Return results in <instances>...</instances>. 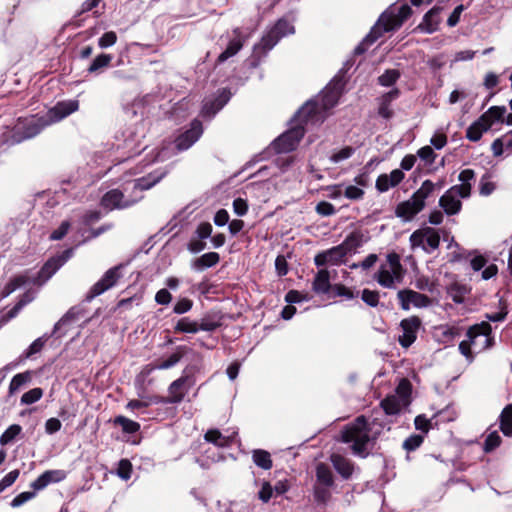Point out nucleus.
Segmentation results:
<instances>
[{"label":"nucleus","instance_id":"nucleus-10","mask_svg":"<svg viewBox=\"0 0 512 512\" xmlns=\"http://www.w3.org/2000/svg\"><path fill=\"white\" fill-rule=\"evenodd\" d=\"M48 126L50 124L44 113L19 118L13 129V140L20 143L31 139Z\"/></svg>","mask_w":512,"mask_h":512},{"label":"nucleus","instance_id":"nucleus-57","mask_svg":"<svg viewBox=\"0 0 512 512\" xmlns=\"http://www.w3.org/2000/svg\"><path fill=\"white\" fill-rule=\"evenodd\" d=\"M461 184L458 186H464L468 189L469 195L471 194V181L475 179V172L472 169H464L459 173L458 176Z\"/></svg>","mask_w":512,"mask_h":512},{"label":"nucleus","instance_id":"nucleus-13","mask_svg":"<svg viewBox=\"0 0 512 512\" xmlns=\"http://www.w3.org/2000/svg\"><path fill=\"white\" fill-rule=\"evenodd\" d=\"M124 268V264H119L114 267L108 269L103 276L94 283L87 294L85 295L84 300L86 302H91L97 296H100L104 292L113 288L118 280L122 277L121 270Z\"/></svg>","mask_w":512,"mask_h":512},{"label":"nucleus","instance_id":"nucleus-42","mask_svg":"<svg viewBox=\"0 0 512 512\" xmlns=\"http://www.w3.org/2000/svg\"><path fill=\"white\" fill-rule=\"evenodd\" d=\"M113 59L110 54H99L90 64L87 71L91 74L100 73L104 68L108 67Z\"/></svg>","mask_w":512,"mask_h":512},{"label":"nucleus","instance_id":"nucleus-30","mask_svg":"<svg viewBox=\"0 0 512 512\" xmlns=\"http://www.w3.org/2000/svg\"><path fill=\"white\" fill-rule=\"evenodd\" d=\"M220 261V255L217 252L205 253L191 262V268L194 271L201 272L205 269L216 266Z\"/></svg>","mask_w":512,"mask_h":512},{"label":"nucleus","instance_id":"nucleus-52","mask_svg":"<svg viewBox=\"0 0 512 512\" xmlns=\"http://www.w3.org/2000/svg\"><path fill=\"white\" fill-rule=\"evenodd\" d=\"M364 189L355 186V185H347L344 187L343 196L349 200L358 201L363 199L364 197Z\"/></svg>","mask_w":512,"mask_h":512},{"label":"nucleus","instance_id":"nucleus-49","mask_svg":"<svg viewBox=\"0 0 512 512\" xmlns=\"http://www.w3.org/2000/svg\"><path fill=\"white\" fill-rule=\"evenodd\" d=\"M175 331L181 333H196L199 331L198 322L192 321L187 317L181 318L175 326Z\"/></svg>","mask_w":512,"mask_h":512},{"label":"nucleus","instance_id":"nucleus-44","mask_svg":"<svg viewBox=\"0 0 512 512\" xmlns=\"http://www.w3.org/2000/svg\"><path fill=\"white\" fill-rule=\"evenodd\" d=\"M116 425L121 426L123 432L127 434H135L140 430V424L125 416H117L114 420Z\"/></svg>","mask_w":512,"mask_h":512},{"label":"nucleus","instance_id":"nucleus-4","mask_svg":"<svg viewBox=\"0 0 512 512\" xmlns=\"http://www.w3.org/2000/svg\"><path fill=\"white\" fill-rule=\"evenodd\" d=\"M344 83L334 77L316 99L308 100L296 112V117L304 116L306 122H323L327 112L338 103Z\"/></svg>","mask_w":512,"mask_h":512},{"label":"nucleus","instance_id":"nucleus-48","mask_svg":"<svg viewBox=\"0 0 512 512\" xmlns=\"http://www.w3.org/2000/svg\"><path fill=\"white\" fill-rule=\"evenodd\" d=\"M400 78V72L396 69H388L378 77V83L383 87L394 85Z\"/></svg>","mask_w":512,"mask_h":512},{"label":"nucleus","instance_id":"nucleus-1","mask_svg":"<svg viewBox=\"0 0 512 512\" xmlns=\"http://www.w3.org/2000/svg\"><path fill=\"white\" fill-rule=\"evenodd\" d=\"M384 430H390L389 423L378 418L368 421L361 415L344 427L341 440L350 444L353 455L366 458Z\"/></svg>","mask_w":512,"mask_h":512},{"label":"nucleus","instance_id":"nucleus-61","mask_svg":"<svg viewBox=\"0 0 512 512\" xmlns=\"http://www.w3.org/2000/svg\"><path fill=\"white\" fill-rule=\"evenodd\" d=\"M489 174L488 173H485L481 180H480V183H479V192L482 196H488L490 195L494 189H495V185L494 183L490 182L489 181Z\"/></svg>","mask_w":512,"mask_h":512},{"label":"nucleus","instance_id":"nucleus-3","mask_svg":"<svg viewBox=\"0 0 512 512\" xmlns=\"http://www.w3.org/2000/svg\"><path fill=\"white\" fill-rule=\"evenodd\" d=\"M412 9L408 4H393L385 10L378 21L371 28L370 32L355 47L354 54L361 55L384 33L394 31L401 27L403 22L411 15Z\"/></svg>","mask_w":512,"mask_h":512},{"label":"nucleus","instance_id":"nucleus-5","mask_svg":"<svg viewBox=\"0 0 512 512\" xmlns=\"http://www.w3.org/2000/svg\"><path fill=\"white\" fill-rule=\"evenodd\" d=\"M468 340H463L459 344L460 353L472 362L474 357L471 346L479 347V351L491 348L494 345V337L492 336V327L488 322H481L470 327L467 331Z\"/></svg>","mask_w":512,"mask_h":512},{"label":"nucleus","instance_id":"nucleus-9","mask_svg":"<svg viewBox=\"0 0 512 512\" xmlns=\"http://www.w3.org/2000/svg\"><path fill=\"white\" fill-rule=\"evenodd\" d=\"M294 26L285 19H279L261 38L260 42L253 47V57L260 60L265 56L282 37L293 34Z\"/></svg>","mask_w":512,"mask_h":512},{"label":"nucleus","instance_id":"nucleus-14","mask_svg":"<svg viewBox=\"0 0 512 512\" xmlns=\"http://www.w3.org/2000/svg\"><path fill=\"white\" fill-rule=\"evenodd\" d=\"M469 197L464 186H452L439 199V205L447 215H456L462 208L461 199Z\"/></svg>","mask_w":512,"mask_h":512},{"label":"nucleus","instance_id":"nucleus-6","mask_svg":"<svg viewBox=\"0 0 512 512\" xmlns=\"http://www.w3.org/2000/svg\"><path fill=\"white\" fill-rule=\"evenodd\" d=\"M336 483L331 468L325 463H318L315 469L313 497L318 505H326L336 491Z\"/></svg>","mask_w":512,"mask_h":512},{"label":"nucleus","instance_id":"nucleus-64","mask_svg":"<svg viewBox=\"0 0 512 512\" xmlns=\"http://www.w3.org/2000/svg\"><path fill=\"white\" fill-rule=\"evenodd\" d=\"M417 155L421 160L429 165L433 164L436 159V154L430 146H424L420 148L417 152Z\"/></svg>","mask_w":512,"mask_h":512},{"label":"nucleus","instance_id":"nucleus-33","mask_svg":"<svg viewBox=\"0 0 512 512\" xmlns=\"http://www.w3.org/2000/svg\"><path fill=\"white\" fill-rule=\"evenodd\" d=\"M505 113L506 108L504 106H492L480 118L485 124H489L490 130L495 124L504 122Z\"/></svg>","mask_w":512,"mask_h":512},{"label":"nucleus","instance_id":"nucleus-18","mask_svg":"<svg viewBox=\"0 0 512 512\" xmlns=\"http://www.w3.org/2000/svg\"><path fill=\"white\" fill-rule=\"evenodd\" d=\"M420 326L421 320L416 316L403 319L400 322L402 334L398 337L399 344L404 348L410 347L417 339Z\"/></svg>","mask_w":512,"mask_h":512},{"label":"nucleus","instance_id":"nucleus-29","mask_svg":"<svg viewBox=\"0 0 512 512\" xmlns=\"http://www.w3.org/2000/svg\"><path fill=\"white\" fill-rule=\"evenodd\" d=\"M330 461L334 467V469L341 475L343 479H349L354 471L353 463L343 457L340 454H332L330 456Z\"/></svg>","mask_w":512,"mask_h":512},{"label":"nucleus","instance_id":"nucleus-51","mask_svg":"<svg viewBox=\"0 0 512 512\" xmlns=\"http://www.w3.org/2000/svg\"><path fill=\"white\" fill-rule=\"evenodd\" d=\"M501 443V437L497 431L490 432L484 441L483 449L485 452H491L499 447Z\"/></svg>","mask_w":512,"mask_h":512},{"label":"nucleus","instance_id":"nucleus-11","mask_svg":"<svg viewBox=\"0 0 512 512\" xmlns=\"http://www.w3.org/2000/svg\"><path fill=\"white\" fill-rule=\"evenodd\" d=\"M143 138V131L137 125L129 126L121 132L120 137L116 136V148L123 151L124 159H129L146 148Z\"/></svg>","mask_w":512,"mask_h":512},{"label":"nucleus","instance_id":"nucleus-23","mask_svg":"<svg viewBox=\"0 0 512 512\" xmlns=\"http://www.w3.org/2000/svg\"><path fill=\"white\" fill-rule=\"evenodd\" d=\"M423 209V205L411 196L409 199L397 204L395 208V215L403 222H410Z\"/></svg>","mask_w":512,"mask_h":512},{"label":"nucleus","instance_id":"nucleus-59","mask_svg":"<svg viewBox=\"0 0 512 512\" xmlns=\"http://www.w3.org/2000/svg\"><path fill=\"white\" fill-rule=\"evenodd\" d=\"M315 211L318 215L327 217L334 215L336 213V208L330 202L321 201L317 203Z\"/></svg>","mask_w":512,"mask_h":512},{"label":"nucleus","instance_id":"nucleus-34","mask_svg":"<svg viewBox=\"0 0 512 512\" xmlns=\"http://www.w3.org/2000/svg\"><path fill=\"white\" fill-rule=\"evenodd\" d=\"M187 352L186 346H178L174 353H172L167 359L161 360L155 363L152 367L153 370H167L177 365L181 358Z\"/></svg>","mask_w":512,"mask_h":512},{"label":"nucleus","instance_id":"nucleus-60","mask_svg":"<svg viewBox=\"0 0 512 512\" xmlns=\"http://www.w3.org/2000/svg\"><path fill=\"white\" fill-rule=\"evenodd\" d=\"M433 420H435L434 416L431 419H427L425 415H418L414 420L415 428L427 434L432 426Z\"/></svg>","mask_w":512,"mask_h":512},{"label":"nucleus","instance_id":"nucleus-12","mask_svg":"<svg viewBox=\"0 0 512 512\" xmlns=\"http://www.w3.org/2000/svg\"><path fill=\"white\" fill-rule=\"evenodd\" d=\"M413 250L420 248L425 253L431 254L439 248L440 235L431 227H423L414 231L409 238Z\"/></svg>","mask_w":512,"mask_h":512},{"label":"nucleus","instance_id":"nucleus-26","mask_svg":"<svg viewBox=\"0 0 512 512\" xmlns=\"http://www.w3.org/2000/svg\"><path fill=\"white\" fill-rule=\"evenodd\" d=\"M411 400H405L397 395H388L380 402V406L387 416H397L404 412L410 405Z\"/></svg>","mask_w":512,"mask_h":512},{"label":"nucleus","instance_id":"nucleus-53","mask_svg":"<svg viewBox=\"0 0 512 512\" xmlns=\"http://www.w3.org/2000/svg\"><path fill=\"white\" fill-rule=\"evenodd\" d=\"M326 252L333 253L329 257V258H331L329 260V264H332V265H337V264H340L341 262H343L346 254H347V250L344 247V245H339V246L333 247V248L327 250Z\"/></svg>","mask_w":512,"mask_h":512},{"label":"nucleus","instance_id":"nucleus-54","mask_svg":"<svg viewBox=\"0 0 512 512\" xmlns=\"http://www.w3.org/2000/svg\"><path fill=\"white\" fill-rule=\"evenodd\" d=\"M101 218V213L96 210H90L86 211L81 217H80V230L83 229V227L90 226L97 221H99Z\"/></svg>","mask_w":512,"mask_h":512},{"label":"nucleus","instance_id":"nucleus-55","mask_svg":"<svg viewBox=\"0 0 512 512\" xmlns=\"http://www.w3.org/2000/svg\"><path fill=\"white\" fill-rule=\"evenodd\" d=\"M424 441V436L420 434H413L409 436L404 442H403V448L407 452H411L416 450L421 446V444Z\"/></svg>","mask_w":512,"mask_h":512},{"label":"nucleus","instance_id":"nucleus-20","mask_svg":"<svg viewBox=\"0 0 512 512\" xmlns=\"http://www.w3.org/2000/svg\"><path fill=\"white\" fill-rule=\"evenodd\" d=\"M228 44L224 51L218 56L217 62L223 63L236 55L243 47L245 36L241 28H235L231 35H228Z\"/></svg>","mask_w":512,"mask_h":512},{"label":"nucleus","instance_id":"nucleus-24","mask_svg":"<svg viewBox=\"0 0 512 512\" xmlns=\"http://www.w3.org/2000/svg\"><path fill=\"white\" fill-rule=\"evenodd\" d=\"M188 381L189 377L184 375L173 381L168 388L169 397H160L162 400L160 404L180 403L184 399L185 391L188 390V388L185 389V385L188 383Z\"/></svg>","mask_w":512,"mask_h":512},{"label":"nucleus","instance_id":"nucleus-25","mask_svg":"<svg viewBox=\"0 0 512 512\" xmlns=\"http://www.w3.org/2000/svg\"><path fill=\"white\" fill-rule=\"evenodd\" d=\"M404 178L405 174L402 170L394 169L389 174H380L376 179L375 188L379 193H385L399 185Z\"/></svg>","mask_w":512,"mask_h":512},{"label":"nucleus","instance_id":"nucleus-41","mask_svg":"<svg viewBox=\"0 0 512 512\" xmlns=\"http://www.w3.org/2000/svg\"><path fill=\"white\" fill-rule=\"evenodd\" d=\"M31 372L26 371L23 373H18L13 376L9 384L8 393L10 396L14 395L17 391H19L24 385H26L31 380Z\"/></svg>","mask_w":512,"mask_h":512},{"label":"nucleus","instance_id":"nucleus-50","mask_svg":"<svg viewBox=\"0 0 512 512\" xmlns=\"http://www.w3.org/2000/svg\"><path fill=\"white\" fill-rule=\"evenodd\" d=\"M42 396H43V389L36 387V388H33V389L25 392L20 399V403L22 405H31V404L38 402L42 398Z\"/></svg>","mask_w":512,"mask_h":512},{"label":"nucleus","instance_id":"nucleus-47","mask_svg":"<svg viewBox=\"0 0 512 512\" xmlns=\"http://www.w3.org/2000/svg\"><path fill=\"white\" fill-rule=\"evenodd\" d=\"M22 432V427L18 424L10 425L0 436V444L5 446L11 443L20 433Z\"/></svg>","mask_w":512,"mask_h":512},{"label":"nucleus","instance_id":"nucleus-46","mask_svg":"<svg viewBox=\"0 0 512 512\" xmlns=\"http://www.w3.org/2000/svg\"><path fill=\"white\" fill-rule=\"evenodd\" d=\"M354 153L355 148L351 146H345L337 151L332 152L329 156V160L331 163L337 164L349 159L353 156Z\"/></svg>","mask_w":512,"mask_h":512},{"label":"nucleus","instance_id":"nucleus-8","mask_svg":"<svg viewBox=\"0 0 512 512\" xmlns=\"http://www.w3.org/2000/svg\"><path fill=\"white\" fill-rule=\"evenodd\" d=\"M291 122L293 123L291 128L282 133L271 143V148L278 154L295 150L305 134L304 125L310 123L305 121L304 116L296 117V114Z\"/></svg>","mask_w":512,"mask_h":512},{"label":"nucleus","instance_id":"nucleus-56","mask_svg":"<svg viewBox=\"0 0 512 512\" xmlns=\"http://www.w3.org/2000/svg\"><path fill=\"white\" fill-rule=\"evenodd\" d=\"M456 417H457V413L455 412V410L447 407V408L437 412L434 415L435 424L451 422V421L455 420Z\"/></svg>","mask_w":512,"mask_h":512},{"label":"nucleus","instance_id":"nucleus-62","mask_svg":"<svg viewBox=\"0 0 512 512\" xmlns=\"http://www.w3.org/2000/svg\"><path fill=\"white\" fill-rule=\"evenodd\" d=\"M70 227H71V222L69 220H64L60 224V226L50 234L49 239L53 240V241L63 239L66 236V234L68 233V230L70 229Z\"/></svg>","mask_w":512,"mask_h":512},{"label":"nucleus","instance_id":"nucleus-36","mask_svg":"<svg viewBox=\"0 0 512 512\" xmlns=\"http://www.w3.org/2000/svg\"><path fill=\"white\" fill-rule=\"evenodd\" d=\"M469 288L462 283L454 282L447 287V294L453 302L462 304L465 296L469 293Z\"/></svg>","mask_w":512,"mask_h":512},{"label":"nucleus","instance_id":"nucleus-37","mask_svg":"<svg viewBox=\"0 0 512 512\" xmlns=\"http://www.w3.org/2000/svg\"><path fill=\"white\" fill-rule=\"evenodd\" d=\"M488 130L489 124H485L484 121H481V118H479L467 128L466 137L472 142H477L481 139L483 133Z\"/></svg>","mask_w":512,"mask_h":512},{"label":"nucleus","instance_id":"nucleus-15","mask_svg":"<svg viewBox=\"0 0 512 512\" xmlns=\"http://www.w3.org/2000/svg\"><path fill=\"white\" fill-rule=\"evenodd\" d=\"M204 132L202 122L194 119L189 128L180 133L174 140V147L177 152H183L191 148Z\"/></svg>","mask_w":512,"mask_h":512},{"label":"nucleus","instance_id":"nucleus-39","mask_svg":"<svg viewBox=\"0 0 512 512\" xmlns=\"http://www.w3.org/2000/svg\"><path fill=\"white\" fill-rule=\"evenodd\" d=\"M499 419L502 433L507 437H512V404L502 410Z\"/></svg>","mask_w":512,"mask_h":512},{"label":"nucleus","instance_id":"nucleus-7","mask_svg":"<svg viewBox=\"0 0 512 512\" xmlns=\"http://www.w3.org/2000/svg\"><path fill=\"white\" fill-rule=\"evenodd\" d=\"M405 270L401 264L400 256L395 253H389L386 256V262L379 266L374 278L377 283L387 289H394L401 283Z\"/></svg>","mask_w":512,"mask_h":512},{"label":"nucleus","instance_id":"nucleus-28","mask_svg":"<svg viewBox=\"0 0 512 512\" xmlns=\"http://www.w3.org/2000/svg\"><path fill=\"white\" fill-rule=\"evenodd\" d=\"M85 308L83 305H75L71 307L58 322L55 323L52 334H57L61 326L70 325L85 315Z\"/></svg>","mask_w":512,"mask_h":512},{"label":"nucleus","instance_id":"nucleus-35","mask_svg":"<svg viewBox=\"0 0 512 512\" xmlns=\"http://www.w3.org/2000/svg\"><path fill=\"white\" fill-rule=\"evenodd\" d=\"M330 289V275L326 269H321L315 275L313 290L318 294L328 293Z\"/></svg>","mask_w":512,"mask_h":512},{"label":"nucleus","instance_id":"nucleus-22","mask_svg":"<svg viewBox=\"0 0 512 512\" xmlns=\"http://www.w3.org/2000/svg\"><path fill=\"white\" fill-rule=\"evenodd\" d=\"M237 435L238 432L235 430L228 429L222 433L218 429H210L205 433L204 439L217 447L224 448L234 444L237 440Z\"/></svg>","mask_w":512,"mask_h":512},{"label":"nucleus","instance_id":"nucleus-43","mask_svg":"<svg viewBox=\"0 0 512 512\" xmlns=\"http://www.w3.org/2000/svg\"><path fill=\"white\" fill-rule=\"evenodd\" d=\"M27 277L20 275L16 276L13 279H11L2 289L1 291V297L6 298L10 294H12L14 291H16L18 288L24 286L27 283Z\"/></svg>","mask_w":512,"mask_h":512},{"label":"nucleus","instance_id":"nucleus-16","mask_svg":"<svg viewBox=\"0 0 512 512\" xmlns=\"http://www.w3.org/2000/svg\"><path fill=\"white\" fill-rule=\"evenodd\" d=\"M79 109V101L69 99L57 102L52 108L44 114L50 125L60 122Z\"/></svg>","mask_w":512,"mask_h":512},{"label":"nucleus","instance_id":"nucleus-58","mask_svg":"<svg viewBox=\"0 0 512 512\" xmlns=\"http://www.w3.org/2000/svg\"><path fill=\"white\" fill-rule=\"evenodd\" d=\"M132 465L129 460L121 459L118 463L117 475L123 480L131 478Z\"/></svg>","mask_w":512,"mask_h":512},{"label":"nucleus","instance_id":"nucleus-40","mask_svg":"<svg viewBox=\"0 0 512 512\" xmlns=\"http://www.w3.org/2000/svg\"><path fill=\"white\" fill-rule=\"evenodd\" d=\"M436 185L431 180H425L419 189H417L412 196L425 207V201L435 191Z\"/></svg>","mask_w":512,"mask_h":512},{"label":"nucleus","instance_id":"nucleus-21","mask_svg":"<svg viewBox=\"0 0 512 512\" xmlns=\"http://www.w3.org/2000/svg\"><path fill=\"white\" fill-rule=\"evenodd\" d=\"M400 96V90L398 88H393L390 91L382 94L377 98V114L384 120H390L394 116V111L392 109V103L397 100Z\"/></svg>","mask_w":512,"mask_h":512},{"label":"nucleus","instance_id":"nucleus-2","mask_svg":"<svg viewBox=\"0 0 512 512\" xmlns=\"http://www.w3.org/2000/svg\"><path fill=\"white\" fill-rule=\"evenodd\" d=\"M166 173V171L156 170L146 176L127 182L122 190L117 188L106 192L101 199L102 207L108 210L131 207L142 199L144 190H148L157 184Z\"/></svg>","mask_w":512,"mask_h":512},{"label":"nucleus","instance_id":"nucleus-19","mask_svg":"<svg viewBox=\"0 0 512 512\" xmlns=\"http://www.w3.org/2000/svg\"><path fill=\"white\" fill-rule=\"evenodd\" d=\"M397 297L403 310H409L411 306L426 308L431 304L428 296L410 289L400 290Z\"/></svg>","mask_w":512,"mask_h":512},{"label":"nucleus","instance_id":"nucleus-45","mask_svg":"<svg viewBox=\"0 0 512 512\" xmlns=\"http://www.w3.org/2000/svg\"><path fill=\"white\" fill-rule=\"evenodd\" d=\"M53 335H54V334H52V333H51L50 335H49V334H44V335H42L41 337H38L37 339H35V340H34V341L29 345V347L25 350V352H24V354H23V355H24V357H25V358H29V357H31L32 355H34V354H36V353H39V352L43 349V347H44L45 343L47 342V340H48L51 336H53Z\"/></svg>","mask_w":512,"mask_h":512},{"label":"nucleus","instance_id":"nucleus-27","mask_svg":"<svg viewBox=\"0 0 512 512\" xmlns=\"http://www.w3.org/2000/svg\"><path fill=\"white\" fill-rule=\"evenodd\" d=\"M441 11V7L434 6L423 16L422 22L417 26V29L427 34L437 31L441 22Z\"/></svg>","mask_w":512,"mask_h":512},{"label":"nucleus","instance_id":"nucleus-17","mask_svg":"<svg viewBox=\"0 0 512 512\" xmlns=\"http://www.w3.org/2000/svg\"><path fill=\"white\" fill-rule=\"evenodd\" d=\"M232 94L228 89H222L215 97L205 98L203 101L201 116L212 119L230 100Z\"/></svg>","mask_w":512,"mask_h":512},{"label":"nucleus","instance_id":"nucleus-38","mask_svg":"<svg viewBox=\"0 0 512 512\" xmlns=\"http://www.w3.org/2000/svg\"><path fill=\"white\" fill-rule=\"evenodd\" d=\"M253 463L263 470H270L273 466L271 455L263 449H255L252 451Z\"/></svg>","mask_w":512,"mask_h":512},{"label":"nucleus","instance_id":"nucleus-31","mask_svg":"<svg viewBox=\"0 0 512 512\" xmlns=\"http://www.w3.org/2000/svg\"><path fill=\"white\" fill-rule=\"evenodd\" d=\"M161 401L160 396H149L146 397L145 400L133 399L127 403L126 408L131 411H136V416L140 417L148 413L146 410L148 406L160 404Z\"/></svg>","mask_w":512,"mask_h":512},{"label":"nucleus","instance_id":"nucleus-63","mask_svg":"<svg viewBox=\"0 0 512 512\" xmlns=\"http://www.w3.org/2000/svg\"><path fill=\"white\" fill-rule=\"evenodd\" d=\"M117 41V35L113 31H109L104 33L99 39H98V46L101 49H106L111 46H113Z\"/></svg>","mask_w":512,"mask_h":512},{"label":"nucleus","instance_id":"nucleus-32","mask_svg":"<svg viewBox=\"0 0 512 512\" xmlns=\"http://www.w3.org/2000/svg\"><path fill=\"white\" fill-rule=\"evenodd\" d=\"M60 265L55 257L50 258L40 269L37 277L33 280V283L42 285L48 281L59 269Z\"/></svg>","mask_w":512,"mask_h":512}]
</instances>
